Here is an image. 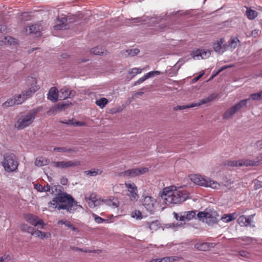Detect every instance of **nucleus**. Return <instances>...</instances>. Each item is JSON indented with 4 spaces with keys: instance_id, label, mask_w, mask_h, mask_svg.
Masks as SVG:
<instances>
[{
    "instance_id": "57",
    "label": "nucleus",
    "mask_w": 262,
    "mask_h": 262,
    "mask_svg": "<svg viewBox=\"0 0 262 262\" xmlns=\"http://www.w3.org/2000/svg\"><path fill=\"white\" fill-rule=\"evenodd\" d=\"M255 146L258 149H262V139L256 143Z\"/></svg>"
},
{
    "instance_id": "45",
    "label": "nucleus",
    "mask_w": 262,
    "mask_h": 262,
    "mask_svg": "<svg viewBox=\"0 0 262 262\" xmlns=\"http://www.w3.org/2000/svg\"><path fill=\"white\" fill-rule=\"evenodd\" d=\"M143 69L141 68H134L130 70L129 72L130 74H132L133 76H136L138 74H140L142 72Z\"/></svg>"
},
{
    "instance_id": "21",
    "label": "nucleus",
    "mask_w": 262,
    "mask_h": 262,
    "mask_svg": "<svg viewBox=\"0 0 262 262\" xmlns=\"http://www.w3.org/2000/svg\"><path fill=\"white\" fill-rule=\"evenodd\" d=\"M102 202L113 208H117L119 205L118 199L115 197H110L109 198L103 199Z\"/></svg>"
},
{
    "instance_id": "48",
    "label": "nucleus",
    "mask_w": 262,
    "mask_h": 262,
    "mask_svg": "<svg viewBox=\"0 0 262 262\" xmlns=\"http://www.w3.org/2000/svg\"><path fill=\"white\" fill-rule=\"evenodd\" d=\"M163 18H160L159 17H152L150 19L149 23H155L156 22L162 23Z\"/></svg>"
},
{
    "instance_id": "56",
    "label": "nucleus",
    "mask_w": 262,
    "mask_h": 262,
    "mask_svg": "<svg viewBox=\"0 0 262 262\" xmlns=\"http://www.w3.org/2000/svg\"><path fill=\"white\" fill-rule=\"evenodd\" d=\"M255 186L256 189L262 187V181L256 180L255 182Z\"/></svg>"
},
{
    "instance_id": "19",
    "label": "nucleus",
    "mask_w": 262,
    "mask_h": 262,
    "mask_svg": "<svg viewBox=\"0 0 262 262\" xmlns=\"http://www.w3.org/2000/svg\"><path fill=\"white\" fill-rule=\"evenodd\" d=\"M240 41L237 37H231L226 45L227 50L232 51L239 45Z\"/></svg>"
},
{
    "instance_id": "5",
    "label": "nucleus",
    "mask_w": 262,
    "mask_h": 262,
    "mask_svg": "<svg viewBox=\"0 0 262 262\" xmlns=\"http://www.w3.org/2000/svg\"><path fill=\"white\" fill-rule=\"evenodd\" d=\"M2 164L5 171L8 172L16 171L18 165L15 156L12 154L5 155Z\"/></svg>"
},
{
    "instance_id": "46",
    "label": "nucleus",
    "mask_w": 262,
    "mask_h": 262,
    "mask_svg": "<svg viewBox=\"0 0 262 262\" xmlns=\"http://www.w3.org/2000/svg\"><path fill=\"white\" fill-rule=\"evenodd\" d=\"M132 216L137 219H141L142 213L139 210H135L132 212Z\"/></svg>"
},
{
    "instance_id": "39",
    "label": "nucleus",
    "mask_w": 262,
    "mask_h": 262,
    "mask_svg": "<svg viewBox=\"0 0 262 262\" xmlns=\"http://www.w3.org/2000/svg\"><path fill=\"white\" fill-rule=\"evenodd\" d=\"M16 105L14 97L8 99L3 104L4 107H10Z\"/></svg>"
},
{
    "instance_id": "40",
    "label": "nucleus",
    "mask_w": 262,
    "mask_h": 262,
    "mask_svg": "<svg viewBox=\"0 0 262 262\" xmlns=\"http://www.w3.org/2000/svg\"><path fill=\"white\" fill-rule=\"evenodd\" d=\"M92 216L94 218L95 222L98 224H101L106 221L105 220L101 218V217L99 216L98 215L95 213H92Z\"/></svg>"
},
{
    "instance_id": "43",
    "label": "nucleus",
    "mask_w": 262,
    "mask_h": 262,
    "mask_svg": "<svg viewBox=\"0 0 262 262\" xmlns=\"http://www.w3.org/2000/svg\"><path fill=\"white\" fill-rule=\"evenodd\" d=\"M180 225L178 223H169L165 225V228H170L173 230H176Z\"/></svg>"
},
{
    "instance_id": "14",
    "label": "nucleus",
    "mask_w": 262,
    "mask_h": 262,
    "mask_svg": "<svg viewBox=\"0 0 262 262\" xmlns=\"http://www.w3.org/2000/svg\"><path fill=\"white\" fill-rule=\"evenodd\" d=\"M142 200V204L146 210L150 213H152L155 210V205L156 204V200L151 196H144Z\"/></svg>"
},
{
    "instance_id": "51",
    "label": "nucleus",
    "mask_w": 262,
    "mask_h": 262,
    "mask_svg": "<svg viewBox=\"0 0 262 262\" xmlns=\"http://www.w3.org/2000/svg\"><path fill=\"white\" fill-rule=\"evenodd\" d=\"M199 106H201V105H200V102H198L197 103H192L191 104H187V105H186V107L187 108H192V107Z\"/></svg>"
},
{
    "instance_id": "10",
    "label": "nucleus",
    "mask_w": 262,
    "mask_h": 262,
    "mask_svg": "<svg viewBox=\"0 0 262 262\" xmlns=\"http://www.w3.org/2000/svg\"><path fill=\"white\" fill-rule=\"evenodd\" d=\"M80 165V162L78 160L75 161H58V162H52L51 163V165L53 167L60 168V169H64L70 167H75L77 166H79Z\"/></svg>"
},
{
    "instance_id": "2",
    "label": "nucleus",
    "mask_w": 262,
    "mask_h": 262,
    "mask_svg": "<svg viewBox=\"0 0 262 262\" xmlns=\"http://www.w3.org/2000/svg\"><path fill=\"white\" fill-rule=\"evenodd\" d=\"M160 196L166 204H177L185 201L188 194L181 188L172 185L165 187Z\"/></svg>"
},
{
    "instance_id": "3",
    "label": "nucleus",
    "mask_w": 262,
    "mask_h": 262,
    "mask_svg": "<svg viewBox=\"0 0 262 262\" xmlns=\"http://www.w3.org/2000/svg\"><path fill=\"white\" fill-rule=\"evenodd\" d=\"M190 180L196 185L204 187H210L213 189H219L221 185L217 181L211 178L199 174H192L189 176Z\"/></svg>"
},
{
    "instance_id": "22",
    "label": "nucleus",
    "mask_w": 262,
    "mask_h": 262,
    "mask_svg": "<svg viewBox=\"0 0 262 262\" xmlns=\"http://www.w3.org/2000/svg\"><path fill=\"white\" fill-rule=\"evenodd\" d=\"M215 246L214 243H198L194 245L195 248L201 250L207 251L209 250L211 248L214 247Z\"/></svg>"
},
{
    "instance_id": "18",
    "label": "nucleus",
    "mask_w": 262,
    "mask_h": 262,
    "mask_svg": "<svg viewBox=\"0 0 262 262\" xmlns=\"http://www.w3.org/2000/svg\"><path fill=\"white\" fill-rule=\"evenodd\" d=\"M224 42V39L221 38L220 40L214 43L213 45L214 50L218 53H223L226 50H227L226 45H223Z\"/></svg>"
},
{
    "instance_id": "52",
    "label": "nucleus",
    "mask_w": 262,
    "mask_h": 262,
    "mask_svg": "<svg viewBox=\"0 0 262 262\" xmlns=\"http://www.w3.org/2000/svg\"><path fill=\"white\" fill-rule=\"evenodd\" d=\"M35 189L39 192H44L43 186L40 184H36L35 187Z\"/></svg>"
},
{
    "instance_id": "23",
    "label": "nucleus",
    "mask_w": 262,
    "mask_h": 262,
    "mask_svg": "<svg viewBox=\"0 0 262 262\" xmlns=\"http://www.w3.org/2000/svg\"><path fill=\"white\" fill-rule=\"evenodd\" d=\"M253 217H248L242 215L240 216L237 219L238 224L242 227H247L250 225L251 222V219Z\"/></svg>"
},
{
    "instance_id": "16",
    "label": "nucleus",
    "mask_w": 262,
    "mask_h": 262,
    "mask_svg": "<svg viewBox=\"0 0 262 262\" xmlns=\"http://www.w3.org/2000/svg\"><path fill=\"white\" fill-rule=\"evenodd\" d=\"M85 201L88 203L90 207L94 208L101 205L102 200H101L95 193H92L85 197Z\"/></svg>"
},
{
    "instance_id": "38",
    "label": "nucleus",
    "mask_w": 262,
    "mask_h": 262,
    "mask_svg": "<svg viewBox=\"0 0 262 262\" xmlns=\"http://www.w3.org/2000/svg\"><path fill=\"white\" fill-rule=\"evenodd\" d=\"M160 227V224L158 221H153L149 224V228L152 231H156Z\"/></svg>"
},
{
    "instance_id": "33",
    "label": "nucleus",
    "mask_w": 262,
    "mask_h": 262,
    "mask_svg": "<svg viewBox=\"0 0 262 262\" xmlns=\"http://www.w3.org/2000/svg\"><path fill=\"white\" fill-rule=\"evenodd\" d=\"M34 233L35 236L39 237L41 239L47 238L51 236L50 233H45L38 230H37Z\"/></svg>"
},
{
    "instance_id": "25",
    "label": "nucleus",
    "mask_w": 262,
    "mask_h": 262,
    "mask_svg": "<svg viewBox=\"0 0 262 262\" xmlns=\"http://www.w3.org/2000/svg\"><path fill=\"white\" fill-rule=\"evenodd\" d=\"M67 18L63 17L58 18L56 25L54 26V29L56 30L64 29L66 28Z\"/></svg>"
},
{
    "instance_id": "13",
    "label": "nucleus",
    "mask_w": 262,
    "mask_h": 262,
    "mask_svg": "<svg viewBox=\"0 0 262 262\" xmlns=\"http://www.w3.org/2000/svg\"><path fill=\"white\" fill-rule=\"evenodd\" d=\"M25 220L31 225L38 227L40 226L41 229H43L45 223L41 219H39L37 216L32 214H26L24 215Z\"/></svg>"
},
{
    "instance_id": "41",
    "label": "nucleus",
    "mask_w": 262,
    "mask_h": 262,
    "mask_svg": "<svg viewBox=\"0 0 262 262\" xmlns=\"http://www.w3.org/2000/svg\"><path fill=\"white\" fill-rule=\"evenodd\" d=\"M160 262H170L171 261L176 260L177 259V257L176 256H170V257H165L162 258H159Z\"/></svg>"
},
{
    "instance_id": "11",
    "label": "nucleus",
    "mask_w": 262,
    "mask_h": 262,
    "mask_svg": "<svg viewBox=\"0 0 262 262\" xmlns=\"http://www.w3.org/2000/svg\"><path fill=\"white\" fill-rule=\"evenodd\" d=\"M148 171L147 167H141L128 169L122 173V176L126 178H134L145 173Z\"/></svg>"
},
{
    "instance_id": "31",
    "label": "nucleus",
    "mask_w": 262,
    "mask_h": 262,
    "mask_svg": "<svg viewBox=\"0 0 262 262\" xmlns=\"http://www.w3.org/2000/svg\"><path fill=\"white\" fill-rule=\"evenodd\" d=\"M196 211H189L187 212H185L183 214L184 215L185 221H189L193 219L194 217H195V215L196 214Z\"/></svg>"
},
{
    "instance_id": "55",
    "label": "nucleus",
    "mask_w": 262,
    "mask_h": 262,
    "mask_svg": "<svg viewBox=\"0 0 262 262\" xmlns=\"http://www.w3.org/2000/svg\"><path fill=\"white\" fill-rule=\"evenodd\" d=\"M242 240L247 243V244L252 242V238L250 237L245 236L242 237Z\"/></svg>"
},
{
    "instance_id": "24",
    "label": "nucleus",
    "mask_w": 262,
    "mask_h": 262,
    "mask_svg": "<svg viewBox=\"0 0 262 262\" xmlns=\"http://www.w3.org/2000/svg\"><path fill=\"white\" fill-rule=\"evenodd\" d=\"M29 33L33 34L36 36H39L41 35L42 27L39 24H34L29 27Z\"/></svg>"
},
{
    "instance_id": "61",
    "label": "nucleus",
    "mask_w": 262,
    "mask_h": 262,
    "mask_svg": "<svg viewBox=\"0 0 262 262\" xmlns=\"http://www.w3.org/2000/svg\"><path fill=\"white\" fill-rule=\"evenodd\" d=\"M60 183L63 185H66L68 183V179L66 178H62L61 179Z\"/></svg>"
},
{
    "instance_id": "28",
    "label": "nucleus",
    "mask_w": 262,
    "mask_h": 262,
    "mask_svg": "<svg viewBox=\"0 0 262 262\" xmlns=\"http://www.w3.org/2000/svg\"><path fill=\"white\" fill-rule=\"evenodd\" d=\"M257 11L252 10L250 8H247L246 15L248 19L250 20L254 19L257 17Z\"/></svg>"
},
{
    "instance_id": "44",
    "label": "nucleus",
    "mask_w": 262,
    "mask_h": 262,
    "mask_svg": "<svg viewBox=\"0 0 262 262\" xmlns=\"http://www.w3.org/2000/svg\"><path fill=\"white\" fill-rule=\"evenodd\" d=\"M160 72L158 71H150L147 73H146L145 74L146 77L147 78V79L149 78H151V77H155L156 76H158L159 75H160Z\"/></svg>"
},
{
    "instance_id": "29",
    "label": "nucleus",
    "mask_w": 262,
    "mask_h": 262,
    "mask_svg": "<svg viewBox=\"0 0 262 262\" xmlns=\"http://www.w3.org/2000/svg\"><path fill=\"white\" fill-rule=\"evenodd\" d=\"M217 97V95L216 94H212L209 96L204 98V99H202L199 102L200 103V105H202L203 104L207 103L209 102H211V101L213 100Z\"/></svg>"
},
{
    "instance_id": "4",
    "label": "nucleus",
    "mask_w": 262,
    "mask_h": 262,
    "mask_svg": "<svg viewBox=\"0 0 262 262\" xmlns=\"http://www.w3.org/2000/svg\"><path fill=\"white\" fill-rule=\"evenodd\" d=\"M38 113V110L33 109L26 114H21L18 116L15 126L18 129H23L29 126L34 121Z\"/></svg>"
},
{
    "instance_id": "27",
    "label": "nucleus",
    "mask_w": 262,
    "mask_h": 262,
    "mask_svg": "<svg viewBox=\"0 0 262 262\" xmlns=\"http://www.w3.org/2000/svg\"><path fill=\"white\" fill-rule=\"evenodd\" d=\"M237 214L236 213H232L229 214H225L221 217V220L225 223H229L237 217Z\"/></svg>"
},
{
    "instance_id": "15",
    "label": "nucleus",
    "mask_w": 262,
    "mask_h": 262,
    "mask_svg": "<svg viewBox=\"0 0 262 262\" xmlns=\"http://www.w3.org/2000/svg\"><path fill=\"white\" fill-rule=\"evenodd\" d=\"M210 54V52L208 50L199 49L193 51L191 53V56L194 60H200L209 57Z\"/></svg>"
},
{
    "instance_id": "50",
    "label": "nucleus",
    "mask_w": 262,
    "mask_h": 262,
    "mask_svg": "<svg viewBox=\"0 0 262 262\" xmlns=\"http://www.w3.org/2000/svg\"><path fill=\"white\" fill-rule=\"evenodd\" d=\"M37 230L35 229L34 228L32 227H30L29 228H28L27 232L31 234V235H34L35 236V232Z\"/></svg>"
},
{
    "instance_id": "63",
    "label": "nucleus",
    "mask_w": 262,
    "mask_h": 262,
    "mask_svg": "<svg viewBox=\"0 0 262 262\" xmlns=\"http://www.w3.org/2000/svg\"><path fill=\"white\" fill-rule=\"evenodd\" d=\"M131 20L134 21V23H137L140 22L142 20H141V19L140 18H135L132 19Z\"/></svg>"
},
{
    "instance_id": "53",
    "label": "nucleus",
    "mask_w": 262,
    "mask_h": 262,
    "mask_svg": "<svg viewBox=\"0 0 262 262\" xmlns=\"http://www.w3.org/2000/svg\"><path fill=\"white\" fill-rule=\"evenodd\" d=\"M187 108L186 107V105H178L173 108L174 111H178V110H182Z\"/></svg>"
},
{
    "instance_id": "20",
    "label": "nucleus",
    "mask_w": 262,
    "mask_h": 262,
    "mask_svg": "<svg viewBox=\"0 0 262 262\" xmlns=\"http://www.w3.org/2000/svg\"><path fill=\"white\" fill-rule=\"evenodd\" d=\"M48 98L52 102H56L59 99V91L55 87L51 88L48 94Z\"/></svg>"
},
{
    "instance_id": "7",
    "label": "nucleus",
    "mask_w": 262,
    "mask_h": 262,
    "mask_svg": "<svg viewBox=\"0 0 262 262\" xmlns=\"http://www.w3.org/2000/svg\"><path fill=\"white\" fill-rule=\"evenodd\" d=\"M217 213L213 210H206L204 212H199L197 214L198 217L203 222H205L209 225H213L217 223Z\"/></svg>"
},
{
    "instance_id": "47",
    "label": "nucleus",
    "mask_w": 262,
    "mask_h": 262,
    "mask_svg": "<svg viewBox=\"0 0 262 262\" xmlns=\"http://www.w3.org/2000/svg\"><path fill=\"white\" fill-rule=\"evenodd\" d=\"M71 222L70 221H67V220H59L58 221V225H64L66 227H70V225H71Z\"/></svg>"
},
{
    "instance_id": "42",
    "label": "nucleus",
    "mask_w": 262,
    "mask_h": 262,
    "mask_svg": "<svg viewBox=\"0 0 262 262\" xmlns=\"http://www.w3.org/2000/svg\"><path fill=\"white\" fill-rule=\"evenodd\" d=\"M128 55L130 56H133L137 55L139 53V50L138 49H132L126 51Z\"/></svg>"
},
{
    "instance_id": "60",
    "label": "nucleus",
    "mask_w": 262,
    "mask_h": 262,
    "mask_svg": "<svg viewBox=\"0 0 262 262\" xmlns=\"http://www.w3.org/2000/svg\"><path fill=\"white\" fill-rule=\"evenodd\" d=\"M232 65H230V66H224V67H222L216 73V75L218 74L219 73H220L221 72L223 71V70L226 69L227 68H230V67H232Z\"/></svg>"
},
{
    "instance_id": "49",
    "label": "nucleus",
    "mask_w": 262,
    "mask_h": 262,
    "mask_svg": "<svg viewBox=\"0 0 262 262\" xmlns=\"http://www.w3.org/2000/svg\"><path fill=\"white\" fill-rule=\"evenodd\" d=\"M147 79V78L146 77V75H145L144 76L142 77L141 78H139L135 83V85H138L142 83L145 80Z\"/></svg>"
},
{
    "instance_id": "12",
    "label": "nucleus",
    "mask_w": 262,
    "mask_h": 262,
    "mask_svg": "<svg viewBox=\"0 0 262 262\" xmlns=\"http://www.w3.org/2000/svg\"><path fill=\"white\" fill-rule=\"evenodd\" d=\"M125 186L129 192L128 196L132 201H137L139 199L137 187L135 183L130 182L125 183Z\"/></svg>"
},
{
    "instance_id": "54",
    "label": "nucleus",
    "mask_w": 262,
    "mask_h": 262,
    "mask_svg": "<svg viewBox=\"0 0 262 262\" xmlns=\"http://www.w3.org/2000/svg\"><path fill=\"white\" fill-rule=\"evenodd\" d=\"M239 255L242 257H248L249 253L246 251H241L238 252Z\"/></svg>"
},
{
    "instance_id": "8",
    "label": "nucleus",
    "mask_w": 262,
    "mask_h": 262,
    "mask_svg": "<svg viewBox=\"0 0 262 262\" xmlns=\"http://www.w3.org/2000/svg\"><path fill=\"white\" fill-rule=\"evenodd\" d=\"M248 101L249 99H243L227 109L223 115V119H229L232 118L234 114L247 105Z\"/></svg>"
},
{
    "instance_id": "34",
    "label": "nucleus",
    "mask_w": 262,
    "mask_h": 262,
    "mask_svg": "<svg viewBox=\"0 0 262 262\" xmlns=\"http://www.w3.org/2000/svg\"><path fill=\"white\" fill-rule=\"evenodd\" d=\"M53 150L59 152H72L75 151L73 148L64 147H54Z\"/></svg>"
},
{
    "instance_id": "58",
    "label": "nucleus",
    "mask_w": 262,
    "mask_h": 262,
    "mask_svg": "<svg viewBox=\"0 0 262 262\" xmlns=\"http://www.w3.org/2000/svg\"><path fill=\"white\" fill-rule=\"evenodd\" d=\"M259 30H258V29H255L254 30H253L251 32V35L252 36L255 37H256L259 34Z\"/></svg>"
},
{
    "instance_id": "30",
    "label": "nucleus",
    "mask_w": 262,
    "mask_h": 262,
    "mask_svg": "<svg viewBox=\"0 0 262 262\" xmlns=\"http://www.w3.org/2000/svg\"><path fill=\"white\" fill-rule=\"evenodd\" d=\"M108 102V100L104 97L96 100L95 102L96 105L101 108H104Z\"/></svg>"
},
{
    "instance_id": "59",
    "label": "nucleus",
    "mask_w": 262,
    "mask_h": 262,
    "mask_svg": "<svg viewBox=\"0 0 262 262\" xmlns=\"http://www.w3.org/2000/svg\"><path fill=\"white\" fill-rule=\"evenodd\" d=\"M30 226H28L27 224H23L21 225L20 228L23 231L27 232L28 228H29Z\"/></svg>"
},
{
    "instance_id": "17",
    "label": "nucleus",
    "mask_w": 262,
    "mask_h": 262,
    "mask_svg": "<svg viewBox=\"0 0 262 262\" xmlns=\"http://www.w3.org/2000/svg\"><path fill=\"white\" fill-rule=\"evenodd\" d=\"M76 92L74 90H70L67 87H64L59 91V99L60 100L71 98L76 95Z\"/></svg>"
},
{
    "instance_id": "37",
    "label": "nucleus",
    "mask_w": 262,
    "mask_h": 262,
    "mask_svg": "<svg viewBox=\"0 0 262 262\" xmlns=\"http://www.w3.org/2000/svg\"><path fill=\"white\" fill-rule=\"evenodd\" d=\"M5 43L10 45H15L17 43L16 40L11 36H7L5 37L4 40L3 41Z\"/></svg>"
},
{
    "instance_id": "32",
    "label": "nucleus",
    "mask_w": 262,
    "mask_h": 262,
    "mask_svg": "<svg viewBox=\"0 0 262 262\" xmlns=\"http://www.w3.org/2000/svg\"><path fill=\"white\" fill-rule=\"evenodd\" d=\"M105 50L101 47H96L91 50V53L95 55H100L104 53Z\"/></svg>"
},
{
    "instance_id": "62",
    "label": "nucleus",
    "mask_w": 262,
    "mask_h": 262,
    "mask_svg": "<svg viewBox=\"0 0 262 262\" xmlns=\"http://www.w3.org/2000/svg\"><path fill=\"white\" fill-rule=\"evenodd\" d=\"M43 189H45L44 192H50L51 189L50 186L48 184L46 185L43 186Z\"/></svg>"
},
{
    "instance_id": "9",
    "label": "nucleus",
    "mask_w": 262,
    "mask_h": 262,
    "mask_svg": "<svg viewBox=\"0 0 262 262\" xmlns=\"http://www.w3.org/2000/svg\"><path fill=\"white\" fill-rule=\"evenodd\" d=\"M260 164V161L250 159H240L238 160L230 161L228 162L230 166H258Z\"/></svg>"
},
{
    "instance_id": "36",
    "label": "nucleus",
    "mask_w": 262,
    "mask_h": 262,
    "mask_svg": "<svg viewBox=\"0 0 262 262\" xmlns=\"http://www.w3.org/2000/svg\"><path fill=\"white\" fill-rule=\"evenodd\" d=\"M102 172V170L100 169H92L90 170H88L85 171L86 174L90 176H96L98 174H100Z\"/></svg>"
},
{
    "instance_id": "35",
    "label": "nucleus",
    "mask_w": 262,
    "mask_h": 262,
    "mask_svg": "<svg viewBox=\"0 0 262 262\" xmlns=\"http://www.w3.org/2000/svg\"><path fill=\"white\" fill-rule=\"evenodd\" d=\"M252 99L253 100H260L262 99V90L259 92L252 94L250 95L249 100L250 99Z\"/></svg>"
},
{
    "instance_id": "64",
    "label": "nucleus",
    "mask_w": 262,
    "mask_h": 262,
    "mask_svg": "<svg viewBox=\"0 0 262 262\" xmlns=\"http://www.w3.org/2000/svg\"><path fill=\"white\" fill-rule=\"evenodd\" d=\"M178 219H179L178 221H185L184 214L180 215Z\"/></svg>"
},
{
    "instance_id": "1",
    "label": "nucleus",
    "mask_w": 262,
    "mask_h": 262,
    "mask_svg": "<svg viewBox=\"0 0 262 262\" xmlns=\"http://www.w3.org/2000/svg\"><path fill=\"white\" fill-rule=\"evenodd\" d=\"M49 207L58 210L64 209L70 213H73L78 208H82L73 197L67 193H58L49 203Z\"/></svg>"
},
{
    "instance_id": "6",
    "label": "nucleus",
    "mask_w": 262,
    "mask_h": 262,
    "mask_svg": "<svg viewBox=\"0 0 262 262\" xmlns=\"http://www.w3.org/2000/svg\"><path fill=\"white\" fill-rule=\"evenodd\" d=\"M31 79L33 82V84L30 89L26 91L25 92H23L21 94L13 97L16 105L21 104L25 100L30 97L32 94L36 92L39 89L38 86L36 85V81L35 79L32 77H31Z\"/></svg>"
},
{
    "instance_id": "26",
    "label": "nucleus",
    "mask_w": 262,
    "mask_h": 262,
    "mask_svg": "<svg viewBox=\"0 0 262 262\" xmlns=\"http://www.w3.org/2000/svg\"><path fill=\"white\" fill-rule=\"evenodd\" d=\"M50 162V160L46 158L43 157H39L36 159L35 164L37 166L41 167L48 165Z\"/></svg>"
}]
</instances>
